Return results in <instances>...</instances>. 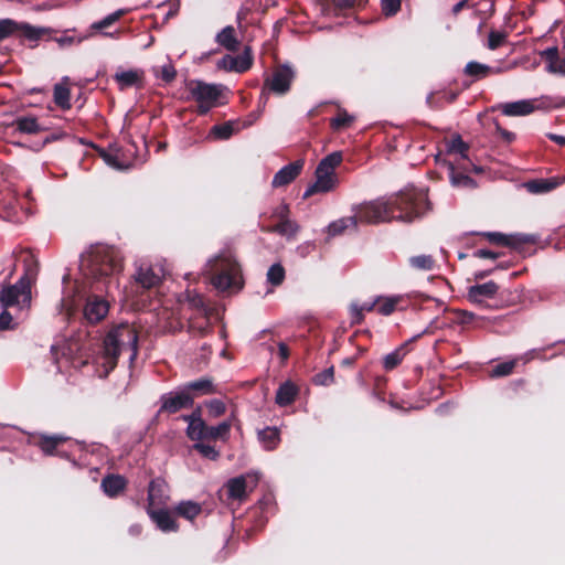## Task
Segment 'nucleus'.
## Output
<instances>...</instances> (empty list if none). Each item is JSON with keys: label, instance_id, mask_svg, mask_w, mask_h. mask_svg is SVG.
Instances as JSON below:
<instances>
[{"label": "nucleus", "instance_id": "nucleus-1", "mask_svg": "<svg viewBox=\"0 0 565 565\" xmlns=\"http://www.w3.org/2000/svg\"><path fill=\"white\" fill-rule=\"evenodd\" d=\"M126 351L130 353V361L137 358L138 334L131 326L120 324L110 330L104 340V366L113 370L117 364L119 354Z\"/></svg>", "mask_w": 565, "mask_h": 565}, {"label": "nucleus", "instance_id": "nucleus-2", "mask_svg": "<svg viewBox=\"0 0 565 565\" xmlns=\"http://www.w3.org/2000/svg\"><path fill=\"white\" fill-rule=\"evenodd\" d=\"M206 270L211 274V282L217 290L239 289L242 286L241 268L231 250H223L211 259Z\"/></svg>", "mask_w": 565, "mask_h": 565}, {"label": "nucleus", "instance_id": "nucleus-3", "mask_svg": "<svg viewBox=\"0 0 565 565\" xmlns=\"http://www.w3.org/2000/svg\"><path fill=\"white\" fill-rule=\"evenodd\" d=\"M387 199L394 221L411 223L430 209L427 194L418 190H405Z\"/></svg>", "mask_w": 565, "mask_h": 565}, {"label": "nucleus", "instance_id": "nucleus-4", "mask_svg": "<svg viewBox=\"0 0 565 565\" xmlns=\"http://www.w3.org/2000/svg\"><path fill=\"white\" fill-rule=\"evenodd\" d=\"M341 162L342 152L340 151H334L324 157L319 162L315 172L316 180L306 189L303 199H308L317 193H328L334 190L338 184L335 169L341 164Z\"/></svg>", "mask_w": 565, "mask_h": 565}, {"label": "nucleus", "instance_id": "nucleus-5", "mask_svg": "<svg viewBox=\"0 0 565 565\" xmlns=\"http://www.w3.org/2000/svg\"><path fill=\"white\" fill-rule=\"evenodd\" d=\"M89 275L94 279L109 278L107 287L115 282L118 286V281L115 276L121 271V260L115 256L114 250L106 247H98L89 255L88 259Z\"/></svg>", "mask_w": 565, "mask_h": 565}, {"label": "nucleus", "instance_id": "nucleus-6", "mask_svg": "<svg viewBox=\"0 0 565 565\" xmlns=\"http://www.w3.org/2000/svg\"><path fill=\"white\" fill-rule=\"evenodd\" d=\"M186 89L190 94L189 98L198 104L200 114H206L218 104L222 97L224 87L217 84H207L202 81H190L186 84Z\"/></svg>", "mask_w": 565, "mask_h": 565}, {"label": "nucleus", "instance_id": "nucleus-7", "mask_svg": "<svg viewBox=\"0 0 565 565\" xmlns=\"http://www.w3.org/2000/svg\"><path fill=\"white\" fill-rule=\"evenodd\" d=\"M359 223L377 224L394 221L388 199L381 198L371 202L360 204L354 209Z\"/></svg>", "mask_w": 565, "mask_h": 565}, {"label": "nucleus", "instance_id": "nucleus-8", "mask_svg": "<svg viewBox=\"0 0 565 565\" xmlns=\"http://www.w3.org/2000/svg\"><path fill=\"white\" fill-rule=\"evenodd\" d=\"M31 301V286L26 279H19L17 284L3 288L0 302L3 309L12 306H25Z\"/></svg>", "mask_w": 565, "mask_h": 565}, {"label": "nucleus", "instance_id": "nucleus-9", "mask_svg": "<svg viewBox=\"0 0 565 565\" xmlns=\"http://www.w3.org/2000/svg\"><path fill=\"white\" fill-rule=\"evenodd\" d=\"M257 483L258 477L253 473L241 475L232 478L225 483L227 497L231 500L242 502L255 490Z\"/></svg>", "mask_w": 565, "mask_h": 565}, {"label": "nucleus", "instance_id": "nucleus-10", "mask_svg": "<svg viewBox=\"0 0 565 565\" xmlns=\"http://www.w3.org/2000/svg\"><path fill=\"white\" fill-rule=\"evenodd\" d=\"M551 106L546 97L535 99H522L500 105V109L505 116H526L539 109H546Z\"/></svg>", "mask_w": 565, "mask_h": 565}, {"label": "nucleus", "instance_id": "nucleus-11", "mask_svg": "<svg viewBox=\"0 0 565 565\" xmlns=\"http://www.w3.org/2000/svg\"><path fill=\"white\" fill-rule=\"evenodd\" d=\"M159 413L174 414L181 409L190 408L193 406V395L188 394L184 387H180L177 391L163 394L160 398Z\"/></svg>", "mask_w": 565, "mask_h": 565}, {"label": "nucleus", "instance_id": "nucleus-12", "mask_svg": "<svg viewBox=\"0 0 565 565\" xmlns=\"http://www.w3.org/2000/svg\"><path fill=\"white\" fill-rule=\"evenodd\" d=\"M294 77L295 73L289 66L282 65L277 67L273 75L265 81L263 94H265L266 88L277 95L286 94L290 89Z\"/></svg>", "mask_w": 565, "mask_h": 565}, {"label": "nucleus", "instance_id": "nucleus-13", "mask_svg": "<svg viewBox=\"0 0 565 565\" xmlns=\"http://www.w3.org/2000/svg\"><path fill=\"white\" fill-rule=\"evenodd\" d=\"M164 276V270L159 265L140 263L134 275L135 281L145 289L158 286Z\"/></svg>", "mask_w": 565, "mask_h": 565}, {"label": "nucleus", "instance_id": "nucleus-14", "mask_svg": "<svg viewBox=\"0 0 565 565\" xmlns=\"http://www.w3.org/2000/svg\"><path fill=\"white\" fill-rule=\"evenodd\" d=\"M490 243L508 246L512 248H520L523 245L535 244L537 242V236L531 234H502L499 232H487L483 234Z\"/></svg>", "mask_w": 565, "mask_h": 565}, {"label": "nucleus", "instance_id": "nucleus-15", "mask_svg": "<svg viewBox=\"0 0 565 565\" xmlns=\"http://www.w3.org/2000/svg\"><path fill=\"white\" fill-rule=\"evenodd\" d=\"M515 64H509L504 66L492 67L487 64H482L476 61H471L466 64L463 74L471 77L473 81H480L491 75L501 74L514 68Z\"/></svg>", "mask_w": 565, "mask_h": 565}, {"label": "nucleus", "instance_id": "nucleus-16", "mask_svg": "<svg viewBox=\"0 0 565 565\" xmlns=\"http://www.w3.org/2000/svg\"><path fill=\"white\" fill-rule=\"evenodd\" d=\"M170 499L169 486L162 478L153 479L148 486V507L147 508H161L167 505Z\"/></svg>", "mask_w": 565, "mask_h": 565}, {"label": "nucleus", "instance_id": "nucleus-17", "mask_svg": "<svg viewBox=\"0 0 565 565\" xmlns=\"http://www.w3.org/2000/svg\"><path fill=\"white\" fill-rule=\"evenodd\" d=\"M253 65V57L250 53V49L246 47L243 52V54L237 56L232 55H225L222 57L217 66L220 68H223L227 72H236V73H244L247 70H249Z\"/></svg>", "mask_w": 565, "mask_h": 565}, {"label": "nucleus", "instance_id": "nucleus-18", "mask_svg": "<svg viewBox=\"0 0 565 565\" xmlns=\"http://www.w3.org/2000/svg\"><path fill=\"white\" fill-rule=\"evenodd\" d=\"M305 161L299 159L282 167L273 178L271 185L281 188L291 183L302 171Z\"/></svg>", "mask_w": 565, "mask_h": 565}, {"label": "nucleus", "instance_id": "nucleus-19", "mask_svg": "<svg viewBox=\"0 0 565 565\" xmlns=\"http://www.w3.org/2000/svg\"><path fill=\"white\" fill-rule=\"evenodd\" d=\"M183 419L188 422L186 436L194 441H201L206 439L207 426L201 418V411L198 408L191 415L183 416Z\"/></svg>", "mask_w": 565, "mask_h": 565}, {"label": "nucleus", "instance_id": "nucleus-20", "mask_svg": "<svg viewBox=\"0 0 565 565\" xmlns=\"http://www.w3.org/2000/svg\"><path fill=\"white\" fill-rule=\"evenodd\" d=\"M147 514L162 532H175L179 525L171 512L161 508H147Z\"/></svg>", "mask_w": 565, "mask_h": 565}, {"label": "nucleus", "instance_id": "nucleus-21", "mask_svg": "<svg viewBox=\"0 0 565 565\" xmlns=\"http://www.w3.org/2000/svg\"><path fill=\"white\" fill-rule=\"evenodd\" d=\"M145 72L139 68L121 70L114 75V79L120 90L129 87H141L143 84Z\"/></svg>", "mask_w": 565, "mask_h": 565}, {"label": "nucleus", "instance_id": "nucleus-22", "mask_svg": "<svg viewBox=\"0 0 565 565\" xmlns=\"http://www.w3.org/2000/svg\"><path fill=\"white\" fill-rule=\"evenodd\" d=\"M108 302L99 297H89L87 299L84 316L90 323L102 321L108 313Z\"/></svg>", "mask_w": 565, "mask_h": 565}, {"label": "nucleus", "instance_id": "nucleus-23", "mask_svg": "<svg viewBox=\"0 0 565 565\" xmlns=\"http://www.w3.org/2000/svg\"><path fill=\"white\" fill-rule=\"evenodd\" d=\"M499 290L497 282L490 280L484 284L469 287L467 297L469 301L482 305L486 299H492Z\"/></svg>", "mask_w": 565, "mask_h": 565}, {"label": "nucleus", "instance_id": "nucleus-24", "mask_svg": "<svg viewBox=\"0 0 565 565\" xmlns=\"http://www.w3.org/2000/svg\"><path fill=\"white\" fill-rule=\"evenodd\" d=\"M565 183V175L527 181L524 186L530 193H547Z\"/></svg>", "mask_w": 565, "mask_h": 565}, {"label": "nucleus", "instance_id": "nucleus-25", "mask_svg": "<svg viewBox=\"0 0 565 565\" xmlns=\"http://www.w3.org/2000/svg\"><path fill=\"white\" fill-rule=\"evenodd\" d=\"M100 487L107 497L116 498L125 491L127 480L120 475L110 473L103 478Z\"/></svg>", "mask_w": 565, "mask_h": 565}, {"label": "nucleus", "instance_id": "nucleus-26", "mask_svg": "<svg viewBox=\"0 0 565 565\" xmlns=\"http://www.w3.org/2000/svg\"><path fill=\"white\" fill-rule=\"evenodd\" d=\"M183 387L185 391H188V394L193 395V399L202 395H211L218 392L212 379L210 377H201L199 380L189 382L184 384Z\"/></svg>", "mask_w": 565, "mask_h": 565}, {"label": "nucleus", "instance_id": "nucleus-27", "mask_svg": "<svg viewBox=\"0 0 565 565\" xmlns=\"http://www.w3.org/2000/svg\"><path fill=\"white\" fill-rule=\"evenodd\" d=\"M54 103L62 109L66 110L71 108V89L70 78L63 77L61 82L54 85L53 89Z\"/></svg>", "mask_w": 565, "mask_h": 565}, {"label": "nucleus", "instance_id": "nucleus-28", "mask_svg": "<svg viewBox=\"0 0 565 565\" xmlns=\"http://www.w3.org/2000/svg\"><path fill=\"white\" fill-rule=\"evenodd\" d=\"M20 260L23 264L24 273L20 279H26L31 285L39 273V262L36 256L31 250H23L20 255Z\"/></svg>", "mask_w": 565, "mask_h": 565}, {"label": "nucleus", "instance_id": "nucleus-29", "mask_svg": "<svg viewBox=\"0 0 565 565\" xmlns=\"http://www.w3.org/2000/svg\"><path fill=\"white\" fill-rule=\"evenodd\" d=\"M67 440L68 438L62 435H42L38 440V446L45 455H54L58 454L60 446Z\"/></svg>", "mask_w": 565, "mask_h": 565}, {"label": "nucleus", "instance_id": "nucleus-30", "mask_svg": "<svg viewBox=\"0 0 565 565\" xmlns=\"http://www.w3.org/2000/svg\"><path fill=\"white\" fill-rule=\"evenodd\" d=\"M216 42L230 52H236L239 49V41L236 36L235 29L227 25L216 35Z\"/></svg>", "mask_w": 565, "mask_h": 565}, {"label": "nucleus", "instance_id": "nucleus-31", "mask_svg": "<svg viewBox=\"0 0 565 565\" xmlns=\"http://www.w3.org/2000/svg\"><path fill=\"white\" fill-rule=\"evenodd\" d=\"M298 392V387L292 382L287 381L278 387L275 401L279 406H288L295 401Z\"/></svg>", "mask_w": 565, "mask_h": 565}, {"label": "nucleus", "instance_id": "nucleus-32", "mask_svg": "<svg viewBox=\"0 0 565 565\" xmlns=\"http://www.w3.org/2000/svg\"><path fill=\"white\" fill-rule=\"evenodd\" d=\"M358 217L356 215L341 217L328 226V234L330 236H337L343 234L348 230H355L358 226Z\"/></svg>", "mask_w": 565, "mask_h": 565}, {"label": "nucleus", "instance_id": "nucleus-33", "mask_svg": "<svg viewBox=\"0 0 565 565\" xmlns=\"http://www.w3.org/2000/svg\"><path fill=\"white\" fill-rule=\"evenodd\" d=\"M202 512L200 503L194 501H181L174 508V513L185 520L193 521Z\"/></svg>", "mask_w": 565, "mask_h": 565}, {"label": "nucleus", "instance_id": "nucleus-34", "mask_svg": "<svg viewBox=\"0 0 565 565\" xmlns=\"http://www.w3.org/2000/svg\"><path fill=\"white\" fill-rule=\"evenodd\" d=\"M13 125L15 126L17 130L23 134L35 135L42 131L38 119L33 116L18 117Z\"/></svg>", "mask_w": 565, "mask_h": 565}, {"label": "nucleus", "instance_id": "nucleus-35", "mask_svg": "<svg viewBox=\"0 0 565 565\" xmlns=\"http://www.w3.org/2000/svg\"><path fill=\"white\" fill-rule=\"evenodd\" d=\"M258 437L267 450H274L280 441V433L276 427H266L258 433Z\"/></svg>", "mask_w": 565, "mask_h": 565}, {"label": "nucleus", "instance_id": "nucleus-36", "mask_svg": "<svg viewBox=\"0 0 565 565\" xmlns=\"http://www.w3.org/2000/svg\"><path fill=\"white\" fill-rule=\"evenodd\" d=\"M412 269L417 271H430L436 267V260L431 255H416L408 258Z\"/></svg>", "mask_w": 565, "mask_h": 565}, {"label": "nucleus", "instance_id": "nucleus-37", "mask_svg": "<svg viewBox=\"0 0 565 565\" xmlns=\"http://www.w3.org/2000/svg\"><path fill=\"white\" fill-rule=\"evenodd\" d=\"M269 232L278 233L288 238H292L297 235L299 231V225L297 222L290 218H284L279 221L275 226L268 230Z\"/></svg>", "mask_w": 565, "mask_h": 565}, {"label": "nucleus", "instance_id": "nucleus-38", "mask_svg": "<svg viewBox=\"0 0 565 565\" xmlns=\"http://www.w3.org/2000/svg\"><path fill=\"white\" fill-rule=\"evenodd\" d=\"M447 152L450 154H458L460 159H467L468 158V150L469 146L462 140V138L459 135L454 136L449 141L446 143Z\"/></svg>", "mask_w": 565, "mask_h": 565}, {"label": "nucleus", "instance_id": "nucleus-39", "mask_svg": "<svg viewBox=\"0 0 565 565\" xmlns=\"http://www.w3.org/2000/svg\"><path fill=\"white\" fill-rule=\"evenodd\" d=\"M355 117L347 110L340 109L335 117L330 119V126L333 130H342L352 126Z\"/></svg>", "mask_w": 565, "mask_h": 565}, {"label": "nucleus", "instance_id": "nucleus-40", "mask_svg": "<svg viewBox=\"0 0 565 565\" xmlns=\"http://www.w3.org/2000/svg\"><path fill=\"white\" fill-rule=\"evenodd\" d=\"M46 32L45 29L35 28L28 23H19L18 34L30 42H36Z\"/></svg>", "mask_w": 565, "mask_h": 565}, {"label": "nucleus", "instance_id": "nucleus-41", "mask_svg": "<svg viewBox=\"0 0 565 565\" xmlns=\"http://www.w3.org/2000/svg\"><path fill=\"white\" fill-rule=\"evenodd\" d=\"M231 431V423L222 422L217 426H207L206 430V439H222L227 440Z\"/></svg>", "mask_w": 565, "mask_h": 565}, {"label": "nucleus", "instance_id": "nucleus-42", "mask_svg": "<svg viewBox=\"0 0 565 565\" xmlns=\"http://www.w3.org/2000/svg\"><path fill=\"white\" fill-rule=\"evenodd\" d=\"M405 356V349L404 347L397 348L393 352L386 354L383 359V367L386 371L394 370L397 365L401 364Z\"/></svg>", "mask_w": 565, "mask_h": 565}, {"label": "nucleus", "instance_id": "nucleus-43", "mask_svg": "<svg viewBox=\"0 0 565 565\" xmlns=\"http://www.w3.org/2000/svg\"><path fill=\"white\" fill-rule=\"evenodd\" d=\"M450 182L455 186L459 188H476V181L469 175L457 172L454 166H450Z\"/></svg>", "mask_w": 565, "mask_h": 565}, {"label": "nucleus", "instance_id": "nucleus-44", "mask_svg": "<svg viewBox=\"0 0 565 565\" xmlns=\"http://www.w3.org/2000/svg\"><path fill=\"white\" fill-rule=\"evenodd\" d=\"M267 281L273 286H280L285 280V268L281 264L277 263L269 267L267 271Z\"/></svg>", "mask_w": 565, "mask_h": 565}, {"label": "nucleus", "instance_id": "nucleus-45", "mask_svg": "<svg viewBox=\"0 0 565 565\" xmlns=\"http://www.w3.org/2000/svg\"><path fill=\"white\" fill-rule=\"evenodd\" d=\"M127 11L124 9H119L107 17H105L103 20L94 22L90 25V29L94 31H102L103 29H106L117 22Z\"/></svg>", "mask_w": 565, "mask_h": 565}, {"label": "nucleus", "instance_id": "nucleus-46", "mask_svg": "<svg viewBox=\"0 0 565 565\" xmlns=\"http://www.w3.org/2000/svg\"><path fill=\"white\" fill-rule=\"evenodd\" d=\"M233 134H234V126L230 121L221 124V125H215L212 127V129L210 131L211 137H213L214 139H220V140H226V139L231 138Z\"/></svg>", "mask_w": 565, "mask_h": 565}, {"label": "nucleus", "instance_id": "nucleus-47", "mask_svg": "<svg viewBox=\"0 0 565 565\" xmlns=\"http://www.w3.org/2000/svg\"><path fill=\"white\" fill-rule=\"evenodd\" d=\"M507 40L508 33L505 31L491 30L488 35L487 47L491 51H494L504 45Z\"/></svg>", "mask_w": 565, "mask_h": 565}, {"label": "nucleus", "instance_id": "nucleus-48", "mask_svg": "<svg viewBox=\"0 0 565 565\" xmlns=\"http://www.w3.org/2000/svg\"><path fill=\"white\" fill-rule=\"evenodd\" d=\"M398 300L399 299L395 298V297L376 299L377 311L384 316L391 315L395 310V307L398 303Z\"/></svg>", "mask_w": 565, "mask_h": 565}, {"label": "nucleus", "instance_id": "nucleus-49", "mask_svg": "<svg viewBox=\"0 0 565 565\" xmlns=\"http://www.w3.org/2000/svg\"><path fill=\"white\" fill-rule=\"evenodd\" d=\"M19 23L11 19H1L0 20V41L13 35L18 34Z\"/></svg>", "mask_w": 565, "mask_h": 565}, {"label": "nucleus", "instance_id": "nucleus-50", "mask_svg": "<svg viewBox=\"0 0 565 565\" xmlns=\"http://www.w3.org/2000/svg\"><path fill=\"white\" fill-rule=\"evenodd\" d=\"M541 56L548 62L547 71L555 73L558 64V49L556 46L547 47L541 52Z\"/></svg>", "mask_w": 565, "mask_h": 565}, {"label": "nucleus", "instance_id": "nucleus-51", "mask_svg": "<svg viewBox=\"0 0 565 565\" xmlns=\"http://www.w3.org/2000/svg\"><path fill=\"white\" fill-rule=\"evenodd\" d=\"M516 362L515 361H505L502 363L497 364L490 372L491 377H502L510 375L514 367Z\"/></svg>", "mask_w": 565, "mask_h": 565}, {"label": "nucleus", "instance_id": "nucleus-52", "mask_svg": "<svg viewBox=\"0 0 565 565\" xmlns=\"http://www.w3.org/2000/svg\"><path fill=\"white\" fill-rule=\"evenodd\" d=\"M193 448L198 450L204 458H207L210 460H217L220 457V451L216 450L211 445H206L199 441L193 445Z\"/></svg>", "mask_w": 565, "mask_h": 565}, {"label": "nucleus", "instance_id": "nucleus-53", "mask_svg": "<svg viewBox=\"0 0 565 565\" xmlns=\"http://www.w3.org/2000/svg\"><path fill=\"white\" fill-rule=\"evenodd\" d=\"M334 380V370L333 366L318 373L313 377V382L317 385H330Z\"/></svg>", "mask_w": 565, "mask_h": 565}, {"label": "nucleus", "instance_id": "nucleus-54", "mask_svg": "<svg viewBox=\"0 0 565 565\" xmlns=\"http://www.w3.org/2000/svg\"><path fill=\"white\" fill-rule=\"evenodd\" d=\"M156 75L159 76L166 83H170L175 78L177 72L172 64L168 63L162 65L156 71Z\"/></svg>", "mask_w": 565, "mask_h": 565}, {"label": "nucleus", "instance_id": "nucleus-55", "mask_svg": "<svg viewBox=\"0 0 565 565\" xmlns=\"http://www.w3.org/2000/svg\"><path fill=\"white\" fill-rule=\"evenodd\" d=\"M206 407L209 409V413L213 417H218L223 415L226 411V406L223 401L221 399H211L206 403Z\"/></svg>", "mask_w": 565, "mask_h": 565}, {"label": "nucleus", "instance_id": "nucleus-56", "mask_svg": "<svg viewBox=\"0 0 565 565\" xmlns=\"http://www.w3.org/2000/svg\"><path fill=\"white\" fill-rule=\"evenodd\" d=\"M382 11L386 17L396 14L401 9V0H381Z\"/></svg>", "mask_w": 565, "mask_h": 565}, {"label": "nucleus", "instance_id": "nucleus-57", "mask_svg": "<svg viewBox=\"0 0 565 565\" xmlns=\"http://www.w3.org/2000/svg\"><path fill=\"white\" fill-rule=\"evenodd\" d=\"M104 159H105V161L109 166H111L114 168H117V169H128L130 167V163L121 162L119 160L118 152H116V153H105L104 154Z\"/></svg>", "mask_w": 565, "mask_h": 565}, {"label": "nucleus", "instance_id": "nucleus-58", "mask_svg": "<svg viewBox=\"0 0 565 565\" xmlns=\"http://www.w3.org/2000/svg\"><path fill=\"white\" fill-rule=\"evenodd\" d=\"M455 315L457 317L458 322L462 324L470 323L477 319V316L473 312L467 310H455Z\"/></svg>", "mask_w": 565, "mask_h": 565}, {"label": "nucleus", "instance_id": "nucleus-59", "mask_svg": "<svg viewBox=\"0 0 565 565\" xmlns=\"http://www.w3.org/2000/svg\"><path fill=\"white\" fill-rule=\"evenodd\" d=\"M364 319V311L360 309L359 303L351 306V323L360 324Z\"/></svg>", "mask_w": 565, "mask_h": 565}, {"label": "nucleus", "instance_id": "nucleus-60", "mask_svg": "<svg viewBox=\"0 0 565 565\" xmlns=\"http://www.w3.org/2000/svg\"><path fill=\"white\" fill-rule=\"evenodd\" d=\"M495 130L507 142H512L515 139V135L513 132L502 128L498 122H495Z\"/></svg>", "mask_w": 565, "mask_h": 565}, {"label": "nucleus", "instance_id": "nucleus-61", "mask_svg": "<svg viewBox=\"0 0 565 565\" xmlns=\"http://www.w3.org/2000/svg\"><path fill=\"white\" fill-rule=\"evenodd\" d=\"M473 256L475 257H478V258H491V259H495L500 256V254L498 253H494L492 250H489V249H477L475 253H473Z\"/></svg>", "mask_w": 565, "mask_h": 565}, {"label": "nucleus", "instance_id": "nucleus-62", "mask_svg": "<svg viewBox=\"0 0 565 565\" xmlns=\"http://www.w3.org/2000/svg\"><path fill=\"white\" fill-rule=\"evenodd\" d=\"M84 40V38H78V39H75L73 36H61L58 39H56V42L60 44V46H66V45H72L74 43H81L82 41Z\"/></svg>", "mask_w": 565, "mask_h": 565}, {"label": "nucleus", "instance_id": "nucleus-63", "mask_svg": "<svg viewBox=\"0 0 565 565\" xmlns=\"http://www.w3.org/2000/svg\"><path fill=\"white\" fill-rule=\"evenodd\" d=\"M11 321H12L11 315L8 311L3 310L0 313V329L1 330L8 329L10 327Z\"/></svg>", "mask_w": 565, "mask_h": 565}, {"label": "nucleus", "instance_id": "nucleus-64", "mask_svg": "<svg viewBox=\"0 0 565 565\" xmlns=\"http://www.w3.org/2000/svg\"><path fill=\"white\" fill-rule=\"evenodd\" d=\"M278 354L282 361H286L289 358V349L286 343H284V342L278 343Z\"/></svg>", "mask_w": 565, "mask_h": 565}]
</instances>
